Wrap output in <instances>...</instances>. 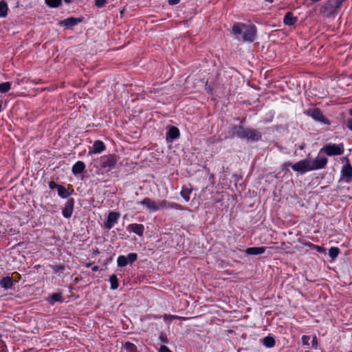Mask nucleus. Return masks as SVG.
<instances>
[{
	"label": "nucleus",
	"mask_w": 352,
	"mask_h": 352,
	"mask_svg": "<svg viewBox=\"0 0 352 352\" xmlns=\"http://www.w3.org/2000/svg\"><path fill=\"white\" fill-rule=\"evenodd\" d=\"M266 249L267 247L264 246L248 248L245 249V253L248 255H258L265 253Z\"/></svg>",
	"instance_id": "6ab92c4d"
},
{
	"label": "nucleus",
	"mask_w": 352,
	"mask_h": 352,
	"mask_svg": "<svg viewBox=\"0 0 352 352\" xmlns=\"http://www.w3.org/2000/svg\"><path fill=\"white\" fill-rule=\"evenodd\" d=\"M181 0H168L170 5H176L179 3Z\"/></svg>",
	"instance_id": "37998d69"
},
{
	"label": "nucleus",
	"mask_w": 352,
	"mask_h": 352,
	"mask_svg": "<svg viewBox=\"0 0 352 352\" xmlns=\"http://www.w3.org/2000/svg\"><path fill=\"white\" fill-rule=\"evenodd\" d=\"M138 204L145 206L149 212H155L159 210L158 201H155L150 198H144Z\"/></svg>",
	"instance_id": "9d476101"
},
{
	"label": "nucleus",
	"mask_w": 352,
	"mask_h": 352,
	"mask_svg": "<svg viewBox=\"0 0 352 352\" xmlns=\"http://www.w3.org/2000/svg\"><path fill=\"white\" fill-rule=\"evenodd\" d=\"M321 151H324L329 156L338 155L343 153L344 147L342 144L339 145L335 144H329L324 146L321 149Z\"/></svg>",
	"instance_id": "39448f33"
},
{
	"label": "nucleus",
	"mask_w": 352,
	"mask_h": 352,
	"mask_svg": "<svg viewBox=\"0 0 352 352\" xmlns=\"http://www.w3.org/2000/svg\"><path fill=\"white\" fill-rule=\"evenodd\" d=\"M66 3H70L72 0H64Z\"/></svg>",
	"instance_id": "8fccbe9b"
},
{
	"label": "nucleus",
	"mask_w": 352,
	"mask_h": 352,
	"mask_svg": "<svg viewBox=\"0 0 352 352\" xmlns=\"http://www.w3.org/2000/svg\"><path fill=\"white\" fill-rule=\"evenodd\" d=\"M192 192V188L191 185L183 186L180 192V195L186 202H188L190 201Z\"/></svg>",
	"instance_id": "4be33fe9"
},
{
	"label": "nucleus",
	"mask_w": 352,
	"mask_h": 352,
	"mask_svg": "<svg viewBox=\"0 0 352 352\" xmlns=\"http://www.w3.org/2000/svg\"><path fill=\"white\" fill-rule=\"evenodd\" d=\"M309 164V158L300 160L292 165V169L296 172L303 174L308 171H311Z\"/></svg>",
	"instance_id": "0eeeda50"
},
{
	"label": "nucleus",
	"mask_w": 352,
	"mask_h": 352,
	"mask_svg": "<svg viewBox=\"0 0 352 352\" xmlns=\"http://www.w3.org/2000/svg\"><path fill=\"white\" fill-rule=\"evenodd\" d=\"M107 3V1L106 0H96L95 1V5L98 7V8H102L103 7L105 3Z\"/></svg>",
	"instance_id": "e433bc0d"
},
{
	"label": "nucleus",
	"mask_w": 352,
	"mask_h": 352,
	"mask_svg": "<svg viewBox=\"0 0 352 352\" xmlns=\"http://www.w3.org/2000/svg\"><path fill=\"white\" fill-rule=\"evenodd\" d=\"M164 319L165 320H173L174 319H182V320H185L186 318H184V317H179L178 316H175V315H166L165 314L164 316Z\"/></svg>",
	"instance_id": "f704fd0d"
},
{
	"label": "nucleus",
	"mask_w": 352,
	"mask_h": 352,
	"mask_svg": "<svg viewBox=\"0 0 352 352\" xmlns=\"http://www.w3.org/2000/svg\"><path fill=\"white\" fill-rule=\"evenodd\" d=\"M63 301V298L61 293H54L48 299V302L51 305H53L56 302H62Z\"/></svg>",
	"instance_id": "a878e982"
},
{
	"label": "nucleus",
	"mask_w": 352,
	"mask_h": 352,
	"mask_svg": "<svg viewBox=\"0 0 352 352\" xmlns=\"http://www.w3.org/2000/svg\"><path fill=\"white\" fill-rule=\"evenodd\" d=\"M124 348L127 352H137V346L130 342H126Z\"/></svg>",
	"instance_id": "c756f323"
},
{
	"label": "nucleus",
	"mask_w": 352,
	"mask_h": 352,
	"mask_svg": "<svg viewBox=\"0 0 352 352\" xmlns=\"http://www.w3.org/2000/svg\"><path fill=\"white\" fill-rule=\"evenodd\" d=\"M94 254H99V250L98 249H96V250L94 251Z\"/></svg>",
	"instance_id": "de8ad7c7"
},
{
	"label": "nucleus",
	"mask_w": 352,
	"mask_h": 352,
	"mask_svg": "<svg viewBox=\"0 0 352 352\" xmlns=\"http://www.w3.org/2000/svg\"><path fill=\"white\" fill-rule=\"evenodd\" d=\"M160 340L162 342H164V343H167V342H168V338H166V336H163V335H162V336H160Z\"/></svg>",
	"instance_id": "79ce46f5"
},
{
	"label": "nucleus",
	"mask_w": 352,
	"mask_h": 352,
	"mask_svg": "<svg viewBox=\"0 0 352 352\" xmlns=\"http://www.w3.org/2000/svg\"><path fill=\"white\" fill-rule=\"evenodd\" d=\"M348 129H349L351 131H352V119H349L346 121V124Z\"/></svg>",
	"instance_id": "a19ab883"
},
{
	"label": "nucleus",
	"mask_w": 352,
	"mask_h": 352,
	"mask_svg": "<svg viewBox=\"0 0 352 352\" xmlns=\"http://www.w3.org/2000/svg\"><path fill=\"white\" fill-rule=\"evenodd\" d=\"M120 214L118 212H109L107 216V221L104 223V228L110 230L113 228V225L117 223Z\"/></svg>",
	"instance_id": "9b49d317"
},
{
	"label": "nucleus",
	"mask_w": 352,
	"mask_h": 352,
	"mask_svg": "<svg viewBox=\"0 0 352 352\" xmlns=\"http://www.w3.org/2000/svg\"><path fill=\"white\" fill-rule=\"evenodd\" d=\"M52 269L54 273L63 272L65 270V266L62 264L56 265L52 267Z\"/></svg>",
	"instance_id": "72a5a7b5"
},
{
	"label": "nucleus",
	"mask_w": 352,
	"mask_h": 352,
	"mask_svg": "<svg viewBox=\"0 0 352 352\" xmlns=\"http://www.w3.org/2000/svg\"><path fill=\"white\" fill-rule=\"evenodd\" d=\"M91 265V263H87L86 266H87V267H90Z\"/></svg>",
	"instance_id": "3c124183"
},
{
	"label": "nucleus",
	"mask_w": 352,
	"mask_h": 352,
	"mask_svg": "<svg viewBox=\"0 0 352 352\" xmlns=\"http://www.w3.org/2000/svg\"><path fill=\"white\" fill-rule=\"evenodd\" d=\"M58 195L61 198L65 199L67 198L70 193L69 191L62 185H60L57 188Z\"/></svg>",
	"instance_id": "bb28decb"
},
{
	"label": "nucleus",
	"mask_w": 352,
	"mask_h": 352,
	"mask_svg": "<svg viewBox=\"0 0 352 352\" xmlns=\"http://www.w3.org/2000/svg\"><path fill=\"white\" fill-rule=\"evenodd\" d=\"M98 270V266H94L92 268V271H94V272H97Z\"/></svg>",
	"instance_id": "49530a36"
},
{
	"label": "nucleus",
	"mask_w": 352,
	"mask_h": 352,
	"mask_svg": "<svg viewBox=\"0 0 352 352\" xmlns=\"http://www.w3.org/2000/svg\"><path fill=\"white\" fill-rule=\"evenodd\" d=\"M232 32L237 40L252 43L256 38V28L253 24L235 23L232 26Z\"/></svg>",
	"instance_id": "f257e3e1"
},
{
	"label": "nucleus",
	"mask_w": 352,
	"mask_h": 352,
	"mask_svg": "<svg viewBox=\"0 0 352 352\" xmlns=\"http://www.w3.org/2000/svg\"><path fill=\"white\" fill-rule=\"evenodd\" d=\"M305 113L312 118L314 120L324 124L329 125L331 124L330 121L323 115L321 110L318 108L309 109L305 111Z\"/></svg>",
	"instance_id": "20e7f679"
},
{
	"label": "nucleus",
	"mask_w": 352,
	"mask_h": 352,
	"mask_svg": "<svg viewBox=\"0 0 352 352\" xmlns=\"http://www.w3.org/2000/svg\"><path fill=\"white\" fill-rule=\"evenodd\" d=\"M74 207V199L69 198L62 210L63 216L67 219L72 217Z\"/></svg>",
	"instance_id": "2eb2a0df"
},
{
	"label": "nucleus",
	"mask_w": 352,
	"mask_h": 352,
	"mask_svg": "<svg viewBox=\"0 0 352 352\" xmlns=\"http://www.w3.org/2000/svg\"><path fill=\"white\" fill-rule=\"evenodd\" d=\"M109 281L111 284V289L113 290H115L118 288L119 284H118V279L115 274H112L109 277Z\"/></svg>",
	"instance_id": "c85d7f7f"
},
{
	"label": "nucleus",
	"mask_w": 352,
	"mask_h": 352,
	"mask_svg": "<svg viewBox=\"0 0 352 352\" xmlns=\"http://www.w3.org/2000/svg\"><path fill=\"white\" fill-rule=\"evenodd\" d=\"M263 344L267 348H272L275 346V339L272 336H266L262 340Z\"/></svg>",
	"instance_id": "393cba45"
},
{
	"label": "nucleus",
	"mask_w": 352,
	"mask_h": 352,
	"mask_svg": "<svg viewBox=\"0 0 352 352\" xmlns=\"http://www.w3.org/2000/svg\"><path fill=\"white\" fill-rule=\"evenodd\" d=\"M159 210L163 209L184 210L182 206L175 202H169L165 199L158 201Z\"/></svg>",
	"instance_id": "ddd939ff"
},
{
	"label": "nucleus",
	"mask_w": 352,
	"mask_h": 352,
	"mask_svg": "<svg viewBox=\"0 0 352 352\" xmlns=\"http://www.w3.org/2000/svg\"><path fill=\"white\" fill-rule=\"evenodd\" d=\"M303 148H304V146H301L300 148V149H303Z\"/></svg>",
	"instance_id": "6e6d98bb"
},
{
	"label": "nucleus",
	"mask_w": 352,
	"mask_h": 352,
	"mask_svg": "<svg viewBox=\"0 0 352 352\" xmlns=\"http://www.w3.org/2000/svg\"><path fill=\"white\" fill-rule=\"evenodd\" d=\"M2 111V102L0 101V112Z\"/></svg>",
	"instance_id": "09e8293b"
},
{
	"label": "nucleus",
	"mask_w": 352,
	"mask_h": 352,
	"mask_svg": "<svg viewBox=\"0 0 352 352\" xmlns=\"http://www.w3.org/2000/svg\"><path fill=\"white\" fill-rule=\"evenodd\" d=\"M8 6L6 1H0V17H6L8 14Z\"/></svg>",
	"instance_id": "cd10ccee"
},
{
	"label": "nucleus",
	"mask_w": 352,
	"mask_h": 352,
	"mask_svg": "<svg viewBox=\"0 0 352 352\" xmlns=\"http://www.w3.org/2000/svg\"><path fill=\"white\" fill-rule=\"evenodd\" d=\"M62 0H45V3L50 8H58Z\"/></svg>",
	"instance_id": "473e14b6"
},
{
	"label": "nucleus",
	"mask_w": 352,
	"mask_h": 352,
	"mask_svg": "<svg viewBox=\"0 0 352 352\" xmlns=\"http://www.w3.org/2000/svg\"><path fill=\"white\" fill-rule=\"evenodd\" d=\"M14 282L10 276H6L0 280V286L4 289H9L12 287Z\"/></svg>",
	"instance_id": "5701e85b"
},
{
	"label": "nucleus",
	"mask_w": 352,
	"mask_h": 352,
	"mask_svg": "<svg viewBox=\"0 0 352 352\" xmlns=\"http://www.w3.org/2000/svg\"><path fill=\"white\" fill-rule=\"evenodd\" d=\"M345 0H329L321 7L320 13L327 17H334Z\"/></svg>",
	"instance_id": "f03ea898"
},
{
	"label": "nucleus",
	"mask_w": 352,
	"mask_h": 352,
	"mask_svg": "<svg viewBox=\"0 0 352 352\" xmlns=\"http://www.w3.org/2000/svg\"><path fill=\"white\" fill-rule=\"evenodd\" d=\"M106 149V146L101 140H96L93 144L92 149L89 151V154H98Z\"/></svg>",
	"instance_id": "a211bd4d"
},
{
	"label": "nucleus",
	"mask_w": 352,
	"mask_h": 352,
	"mask_svg": "<svg viewBox=\"0 0 352 352\" xmlns=\"http://www.w3.org/2000/svg\"><path fill=\"white\" fill-rule=\"evenodd\" d=\"M311 346L314 349H316L318 346V338L316 336H314L312 341H311Z\"/></svg>",
	"instance_id": "4c0bfd02"
},
{
	"label": "nucleus",
	"mask_w": 352,
	"mask_h": 352,
	"mask_svg": "<svg viewBox=\"0 0 352 352\" xmlns=\"http://www.w3.org/2000/svg\"><path fill=\"white\" fill-rule=\"evenodd\" d=\"M85 164L82 161H78L72 167V174L75 176L82 173L85 169Z\"/></svg>",
	"instance_id": "412c9836"
},
{
	"label": "nucleus",
	"mask_w": 352,
	"mask_h": 352,
	"mask_svg": "<svg viewBox=\"0 0 352 352\" xmlns=\"http://www.w3.org/2000/svg\"><path fill=\"white\" fill-rule=\"evenodd\" d=\"M127 230L141 236L144 234V226L142 224L131 223L127 226Z\"/></svg>",
	"instance_id": "f3484780"
},
{
	"label": "nucleus",
	"mask_w": 352,
	"mask_h": 352,
	"mask_svg": "<svg viewBox=\"0 0 352 352\" xmlns=\"http://www.w3.org/2000/svg\"><path fill=\"white\" fill-rule=\"evenodd\" d=\"M179 137V131L175 126H170L166 133L167 141L172 142L174 140L177 139Z\"/></svg>",
	"instance_id": "aec40b11"
},
{
	"label": "nucleus",
	"mask_w": 352,
	"mask_h": 352,
	"mask_svg": "<svg viewBox=\"0 0 352 352\" xmlns=\"http://www.w3.org/2000/svg\"><path fill=\"white\" fill-rule=\"evenodd\" d=\"M10 88L11 83L10 82L0 83V93H6L10 89Z\"/></svg>",
	"instance_id": "2f4dec72"
},
{
	"label": "nucleus",
	"mask_w": 352,
	"mask_h": 352,
	"mask_svg": "<svg viewBox=\"0 0 352 352\" xmlns=\"http://www.w3.org/2000/svg\"><path fill=\"white\" fill-rule=\"evenodd\" d=\"M119 157L113 154L103 155L100 160V166L108 172L115 168Z\"/></svg>",
	"instance_id": "7ed1b4c3"
},
{
	"label": "nucleus",
	"mask_w": 352,
	"mask_h": 352,
	"mask_svg": "<svg viewBox=\"0 0 352 352\" xmlns=\"http://www.w3.org/2000/svg\"><path fill=\"white\" fill-rule=\"evenodd\" d=\"M340 254V250L338 248L336 247H332L329 250V256L332 259L336 258L338 257V254Z\"/></svg>",
	"instance_id": "7c9ffc66"
},
{
	"label": "nucleus",
	"mask_w": 352,
	"mask_h": 352,
	"mask_svg": "<svg viewBox=\"0 0 352 352\" xmlns=\"http://www.w3.org/2000/svg\"><path fill=\"white\" fill-rule=\"evenodd\" d=\"M245 129L241 125L232 126L228 131L229 138H234L237 137L241 139H243Z\"/></svg>",
	"instance_id": "4468645a"
},
{
	"label": "nucleus",
	"mask_w": 352,
	"mask_h": 352,
	"mask_svg": "<svg viewBox=\"0 0 352 352\" xmlns=\"http://www.w3.org/2000/svg\"><path fill=\"white\" fill-rule=\"evenodd\" d=\"M292 164L290 162H287L284 164V166L287 168L291 166L292 168Z\"/></svg>",
	"instance_id": "c03bdc74"
},
{
	"label": "nucleus",
	"mask_w": 352,
	"mask_h": 352,
	"mask_svg": "<svg viewBox=\"0 0 352 352\" xmlns=\"http://www.w3.org/2000/svg\"><path fill=\"white\" fill-rule=\"evenodd\" d=\"M328 160L327 157H316L314 160H311L309 159V166L311 170H318L324 168L327 164Z\"/></svg>",
	"instance_id": "6e6552de"
},
{
	"label": "nucleus",
	"mask_w": 352,
	"mask_h": 352,
	"mask_svg": "<svg viewBox=\"0 0 352 352\" xmlns=\"http://www.w3.org/2000/svg\"><path fill=\"white\" fill-rule=\"evenodd\" d=\"M341 177L346 183H349L352 181V166L349 162H347L342 167Z\"/></svg>",
	"instance_id": "f8f14e48"
},
{
	"label": "nucleus",
	"mask_w": 352,
	"mask_h": 352,
	"mask_svg": "<svg viewBox=\"0 0 352 352\" xmlns=\"http://www.w3.org/2000/svg\"><path fill=\"white\" fill-rule=\"evenodd\" d=\"M138 259L136 253H129L127 256L120 255L117 258V264L120 267H124L128 264L133 263Z\"/></svg>",
	"instance_id": "423d86ee"
},
{
	"label": "nucleus",
	"mask_w": 352,
	"mask_h": 352,
	"mask_svg": "<svg viewBox=\"0 0 352 352\" xmlns=\"http://www.w3.org/2000/svg\"><path fill=\"white\" fill-rule=\"evenodd\" d=\"M159 352H172L166 346L162 345L160 347Z\"/></svg>",
	"instance_id": "ea45409f"
},
{
	"label": "nucleus",
	"mask_w": 352,
	"mask_h": 352,
	"mask_svg": "<svg viewBox=\"0 0 352 352\" xmlns=\"http://www.w3.org/2000/svg\"><path fill=\"white\" fill-rule=\"evenodd\" d=\"M59 186H60V184H58L53 181H51L49 182V187L52 190L55 189V188L57 190V188H58Z\"/></svg>",
	"instance_id": "58836bf2"
},
{
	"label": "nucleus",
	"mask_w": 352,
	"mask_h": 352,
	"mask_svg": "<svg viewBox=\"0 0 352 352\" xmlns=\"http://www.w3.org/2000/svg\"><path fill=\"white\" fill-rule=\"evenodd\" d=\"M265 1L267 2H270V3H272L273 1V0H265Z\"/></svg>",
	"instance_id": "603ef678"
},
{
	"label": "nucleus",
	"mask_w": 352,
	"mask_h": 352,
	"mask_svg": "<svg viewBox=\"0 0 352 352\" xmlns=\"http://www.w3.org/2000/svg\"><path fill=\"white\" fill-rule=\"evenodd\" d=\"M124 14V10L120 11V14L122 15Z\"/></svg>",
	"instance_id": "864d4df0"
},
{
	"label": "nucleus",
	"mask_w": 352,
	"mask_h": 352,
	"mask_svg": "<svg viewBox=\"0 0 352 352\" xmlns=\"http://www.w3.org/2000/svg\"><path fill=\"white\" fill-rule=\"evenodd\" d=\"M82 21L80 18L69 17L58 22V25L65 26L67 28L76 26Z\"/></svg>",
	"instance_id": "dca6fc26"
},
{
	"label": "nucleus",
	"mask_w": 352,
	"mask_h": 352,
	"mask_svg": "<svg viewBox=\"0 0 352 352\" xmlns=\"http://www.w3.org/2000/svg\"><path fill=\"white\" fill-rule=\"evenodd\" d=\"M349 114L352 116V109H351V110H350V111H349Z\"/></svg>",
	"instance_id": "5fc2aeb1"
},
{
	"label": "nucleus",
	"mask_w": 352,
	"mask_h": 352,
	"mask_svg": "<svg viewBox=\"0 0 352 352\" xmlns=\"http://www.w3.org/2000/svg\"><path fill=\"white\" fill-rule=\"evenodd\" d=\"M297 21V17L294 16L293 13L288 12L284 16L283 22L286 25H293Z\"/></svg>",
	"instance_id": "b1692460"
},
{
	"label": "nucleus",
	"mask_w": 352,
	"mask_h": 352,
	"mask_svg": "<svg viewBox=\"0 0 352 352\" xmlns=\"http://www.w3.org/2000/svg\"><path fill=\"white\" fill-rule=\"evenodd\" d=\"M313 246H314V248L316 249L318 251L320 252V250H322V248L318 246V245H313Z\"/></svg>",
	"instance_id": "a18cd8bd"
},
{
	"label": "nucleus",
	"mask_w": 352,
	"mask_h": 352,
	"mask_svg": "<svg viewBox=\"0 0 352 352\" xmlns=\"http://www.w3.org/2000/svg\"><path fill=\"white\" fill-rule=\"evenodd\" d=\"M262 138L261 132L256 129L245 128L244 131L243 139H246L250 141H258Z\"/></svg>",
	"instance_id": "1a4fd4ad"
},
{
	"label": "nucleus",
	"mask_w": 352,
	"mask_h": 352,
	"mask_svg": "<svg viewBox=\"0 0 352 352\" xmlns=\"http://www.w3.org/2000/svg\"><path fill=\"white\" fill-rule=\"evenodd\" d=\"M310 337L309 336L303 335L302 336V342L304 346H309Z\"/></svg>",
	"instance_id": "c9c22d12"
}]
</instances>
